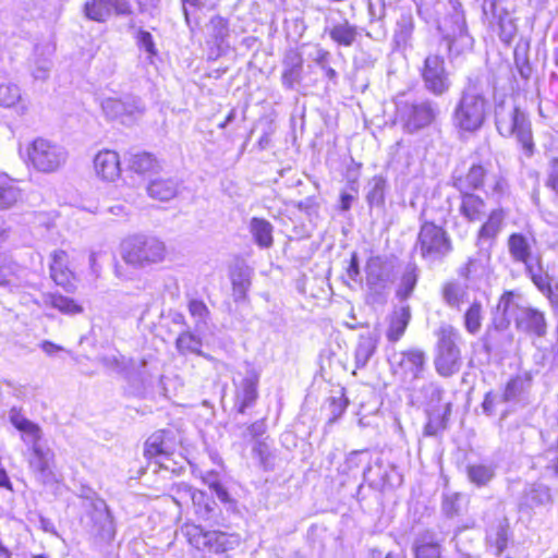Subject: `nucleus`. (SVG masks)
I'll return each mask as SVG.
<instances>
[{
	"instance_id": "f257e3e1",
	"label": "nucleus",
	"mask_w": 558,
	"mask_h": 558,
	"mask_svg": "<svg viewBox=\"0 0 558 558\" xmlns=\"http://www.w3.org/2000/svg\"><path fill=\"white\" fill-rule=\"evenodd\" d=\"M512 320L517 330L526 335L542 338L547 332L544 312L527 305L519 292L506 291L498 301L493 323L496 329L504 330Z\"/></svg>"
},
{
	"instance_id": "f03ea898",
	"label": "nucleus",
	"mask_w": 558,
	"mask_h": 558,
	"mask_svg": "<svg viewBox=\"0 0 558 558\" xmlns=\"http://www.w3.org/2000/svg\"><path fill=\"white\" fill-rule=\"evenodd\" d=\"M488 101L484 97L478 78H468L466 86L462 89L453 112V125L464 132H475L485 122Z\"/></svg>"
},
{
	"instance_id": "7ed1b4c3",
	"label": "nucleus",
	"mask_w": 558,
	"mask_h": 558,
	"mask_svg": "<svg viewBox=\"0 0 558 558\" xmlns=\"http://www.w3.org/2000/svg\"><path fill=\"white\" fill-rule=\"evenodd\" d=\"M440 5L445 10V15L438 22V29L447 43L449 56L456 58L472 49L473 38L468 33L460 1L446 0Z\"/></svg>"
},
{
	"instance_id": "20e7f679",
	"label": "nucleus",
	"mask_w": 558,
	"mask_h": 558,
	"mask_svg": "<svg viewBox=\"0 0 558 558\" xmlns=\"http://www.w3.org/2000/svg\"><path fill=\"white\" fill-rule=\"evenodd\" d=\"M364 271L367 302L385 304L397 278V259L386 255H373L366 260Z\"/></svg>"
},
{
	"instance_id": "39448f33",
	"label": "nucleus",
	"mask_w": 558,
	"mask_h": 558,
	"mask_svg": "<svg viewBox=\"0 0 558 558\" xmlns=\"http://www.w3.org/2000/svg\"><path fill=\"white\" fill-rule=\"evenodd\" d=\"M496 126L505 137L515 136L527 157L534 153L531 122L525 112L514 105L498 104L495 109Z\"/></svg>"
},
{
	"instance_id": "423d86ee",
	"label": "nucleus",
	"mask_w": 558,
	"mask_h": 558,
	"mask_svg": "<svg viewBox=\"0 0 558 558\" xmlns=\"http://www.w3.org/2000/svg\"><path fill=\"white\" fill-rule=\"evenodd\" d=\"M121 256L128 265L146 268L162 263L167 256V247L156 236L137 234L122 242Z\"/></svg>"
},
{
	"instance_id": "0eeeda50",
	"label": "nucleus",
	"mask_w": 558,
	"mask_h": 558,
	"mask_svg": "<svg viewBox=\"0 0 558 558\" xmlns=\"http://www.w3.org/2000/svg\"><path fill=\"white\" fill-rule=\"evenodd\" d=\"M187 542L198 550L221 554L234 549L241 543L239 534H230L220 531H206L201 525L185 523L181 527Z\"/></svg>"
},
{
	"instance_id": "6e6552de",
	"label": "nucleus",
	"mask_w": 558,
	"mask_h": 558,
	"mask_svg": "<svg viewBox=\"0 0 558 558\" xmlns=\"http://www.w3.org/2000/svg\"><path fill=\"white\" fill-rule=\"evenodd\" d=\"M397 119L408 133L417 132L430 125L438 114V107L428 99H398L396 102Z\"/></svg>"
},
{
	"instance_id": "1a4fd4ad",
	"label": "nucleus",
	"mask_w": 558,
	"mask_h": 558,
	"mask_svg": "<svg viewBox=\"0 0 558 558\" xmlns=\"http://www.w3.org/2000/svg\"><path fill=\"white\" fill-rule=\"evenodd\" d=\"M28 161L39 172L58 171L68 159L66 149L49 140L38 137L27 148Z\"/></svg>"
},
{
	"instance_id": "9d476101",
	"label": "nucleus",
	"mask_w": 558,
	"mask_h": 558,
	"mask_svg": "<svg viewBox=\"0 0 558 558\" xmlns=\"http://www.w3.org/2000/svg\"><path fill=\"white\" fill-rule=\"evenodd\" d=\"M420 255L429 262L442 259L452 251L446 230L430 221H423L416 241Z\"/></svg>"
},
{
	"instance_id": "9b49d317",
	"label": "nucleus",
	"mask_w": 558,
	"mask_h": 558,
	"mask_svg": "<svg viewBox=\"0 0 558 558\" xmlns=\"http://www.w3.org/2000/svg\"><path fill=\"white\" fill-rule=\"evenodd\" d=\"M459 340L460 333L452 326H444L440 328L438 354L435 359V366L441 376H451L460 368V350L457 345Z\"/></svg>"
},
{
	"instance_id": "f8f14e48",
	"label": "nucleus",
	"mask_w": 558,
	"mask_h": 558,
	"mask_svg": "<svg viewBox=\"0 0 558 558\" xmlns=\"http://www.w3.org/2000/svg\"><path fill=\"white\" fill-rule=\"evenodd\" d=\"M104 114L111 120H120L122 123H130L144 113L145 106L141 98L134 95L123 97H108L101 100Z\"/></svg>"
},
{
	"instance_id": "ddd939ff",
	"label": "nucleus",
	"mask_w": 558,
	"mask_h": 558,
	"mask_svg": "<svg viewBox=\"0 0 558 558\" xmlns=\"http://www.w3.org/2000/svg\"><path fill=\"white\" fill-rule=\"evenodd\" d=\"M422 78L425 88L435 96L446 94L451 87L449 72L446 70L445 60L438 54H429L424 61Z\"/></svg>"
},
{
	"instance_id": "4468645a",
	"label": "nucleus",
	"mask_w": 558,
	"mask_h": 558,
	"mask_svg": "<svg viewBox=\"0 0 558 558\" xmlns=\"http://www.w3.org/2000/svg\"><path fill=\"white\" fill-rule=\"evenodd\" d=\"M179 442L178 434L173 429H159L147 438L144 454L162 466V461L174 453Z\"/></svg>"
},
{
	"instance_id": "2eb2a0df",
	"label": "nucleus",
	"mask_w": 558,
	"mask_h": 558,
	"mask_svg": "<svg viewBox=\"0 0 558 558\" xmlns=\"http://www.w3.org/2000/svg\"><path fill=\"white\" fill-rule=\"evenodd\" d=\"M83 12L88 20L105 23L113 14L118 16L131 15L133 9L128 0H88L84 4Z\"/></svg>"
},
{
	"instance_id": "dca6fc26",
	"label": "nucleus",
	"mask_w": 558,
	"mask_h": 558,
	"mask_svg": "<svg viewBox=\"0 0 558 558\" xmlns=\"http://www.w3.org/2000/svg\"><path fill=\"white\" fill-rule=\"evenodd\" d=\"M395 373L402 377L404 383H413L423 376L426 356L423 351L412 349L393 355Z\"/></svg>"
},
{
	"instance_id": "f3484780",
	"label": "nucleus",
	"mask_w": 558,
	"mask_h": 558,
	"mask_svg": "<svg viewBox=\"0 0 558 558\" xmlns=\"http://www.w3.org/2000/svg\"><path fill=\"white\" fill-rule=\"evenodd\" d=\"M31 471L40 483H47L52 477L51 465L54 453L46 444L27 449L24 452Z\"/></svg>"
},
{
	"instance_id": "a211bd4d",
	"label": "nucleus",
	"mask_w": 558,
	"mask_h": 558,
	"mask_svg": "<svg viewBox=\"0 0 558 558\" xmlns=\"http://www.w3.org/2000/svg\"><path fill=\"white\" fill-rule=\"evenodd\" d=\"M234 408L241 414L253 407L258 398V375L255 371H247L246 375L238 383L234 380Z\"/></svg>"
},
{
	"instance_id": "6ab92c4d",
	"label": "nucleus",
	"mask_w": 558,
	"mask_h": 558,
	"mask_svg": "<svg viewBox=\"0 0 558 558\" xmlns=\"http://www.w3.org/2000/svg\"><path fill=\"white\" fill-rule=\"evenodd\" d=\"M9 420L21 432V438L27 449L45 444L40 426L25 417L21 409L13 407L9 411Z\"/></svg>"
},
{
	"instance_id": "aec40b11",
	"label": "nucleus",
	"mask_w": 558,
	"mask_h": 558,
	"mask_svg": "<svg viewBox=\"0 0 558 558\" xmlns=\"http://www.w3.org/2000/svg\"><path fill=\"white\" fill-rule=\"evenodd\" d=\"M488 170L480 163L472 165L465 173L456 171L452 184L460 193H472L484 186Z\"/></svg>"
},
{
	"instance_id": "412c9836",
	"label": "nucleus",
	"mask_w": 558,
	"mask_h": 558,
	"mask_svg": "<svg viewBox=\"0 0 558 558\" xmlns=\"http://www.w3.org/2000/svg\"><path fill=\"white\" fill-rule=\"evenodd\" d=\"M324 32L337 46L345 48L352 47L361 36V29L348 19L326 25Z\"/></svg>"
},
{
	"instance_id": "4be33fe9",
	"label": "nucleus",
	"mask_w": 558,
	"mask_h": 558,
	"mask_svg": "<svg viewBox=\"0 0 558 558\" xmlns=\"http://www.w3.org/2000/svg\"><path fill=\"white\" fill-rule=\"evenodd\" d=\"M483 14L486 17L498 19L499 38L505 44H510L515 36L517 26L512 17L506 11H498L496 0H483Z\"/></svg>"
},
{
	"instance_id": "5701e85b",
	"label": "nucleus",
	"mask_w": 558,
	"mask_h": 558,
	"mask_svg": "<svg viewBox=\"0 0 558 558\" xmlns=\"http://www.w3.org/2000/svg\"><path fill=\"white\" fill-rule=\"evenodd\" d=\"M282 66H283L282 74H281L282 86L287 89H294L295 85L300 84L302 81V72H303L302 54L294 49L288 50L283 57Z\"/></svg>"
},
{
	"instance_id": "b1692460",
	"label": "nucleus",
	"mask_w": 558,
	"mask_h": 558,
	"mask_svg": "<svg viewBox=\"0 0 558 558\" xmlns=\"http://www.w3.org/2000/svg\"><path fill=\"white\" fill-rule=\"evenodd\" d=\"M94 169L101 180L114 181L121 173L119 155L109 149L100 150L94 158Z\"/></svg>"
},
{
	"instance_id": "393cba45",
	"label": "nucleus",
	"mask_w": 558,
	"mask_h": 558,
	"mask_svg": "<svg viewBox=\"0 0 558 558\" xmlns=\"http://www.w3.org/2000/svg\"><path fill=\"white\" fill-rule=\"evenodd\" d=\"M192 502L195 514L199 520L210 522L215 525L220 524L221 510L213 497L202 490H197L194 492Z\"/></svg>"
},
{
	"instance_id": "a878e982",
	"label": "nucleus",
	"mask_w": 558,
	"mask_h": 558,
	"mask_svg": "<svg viewBox=\"0 0 558 558\" xmlns=\"http://www.w3.org/2000/svg\"><path fill=\"white\" fill-rule=\"evenodd\" d=\"M506 216L507 214L501 207L490 210L486 221L481 226L477 232L476 244L478 246L483 245L484 243L490 244L498 236L504 228Z\"/></svg>"
},
{
	"instance_id": "bb28decb",
	"label": "nucleus",
	"mask_w": 558,
	"mask_h": 558,
	"mask_svg": "<svg viewBox=\"0 0 558 558\" xmlns=\"http://www.w3.org/2000/svg\"><path fill=\"white\" fill-rule=\"evenodd\" d=\"M105 364L108 367L113 368L118 373H121L128 378L129 380L132 379H140L143 380L144 378V368L146 366L145 360H126L124 356H106L104 359Z\"/></svg>"
},
{
	"instance_id": "cd10ccee",
	"label": "nucleus",
	"mask_w": 558,
	"mask_h": 558,
	"mask_svg": "<svg viewBox=\"0 0 558 558\" xmlns=\"http://www.w3.org/2000/svg\"><path fill=\"white\" fill-rule=\"evenodd\" d=\"M50 276L58 286L66 290L73 287V272L68 267V254L65 251L57 250L51 254Z\"/></svg>"
},
{
	"instance_id": "c85d7f7f",
	"label": "nucleus",
	"mask_w": 558,
	"mask_h": 558,
	"mask_svg": "<svg viewBox=\"0 0 558 558\" xmlns=\"http://www.w3.org/2000/svg\"><path fill=\"white\" fill-rule=\"evenodd\" d=\"M509 539V522L504 515L498 517L486 530L487 546L495 548V555L499 556L507 547Z\"/></svg>"
},
{
	"instance_id": "c756f323",
	"label": "nucleus",
	"mask_w": 558,
	"mask_h": 558,
	"mask_svg": "<svg viewBox=\"0 0 558 558\" xmlns=\"http://www.w3.org/2000/svg\"><path fill=\"white\" fill-rule=\"evenodd\" d=\"M459 213L469 222L482 221L486 216L485 201L474 193H461Z\"/></svg>"
},
{
	"instance_id": "7c9ffc66",
	"label": "nucleus",
	"mask_w": 558,
	"mask_h": 558,
	"mask_svg": "<svg viewBox=\"0 0 558 558\" xmlns=\"http://www.w3.org/2000/svg\"><path fill=\"white\" fill-rule=\"evenodd\" d=\"M420 268L414 262H409L402 269L401 277L396 290V296L401 301L408 300L418 281Z\"/></svg>"
},
{
	"instance_id": "2f4dec72",
	"label": "nucleus",
	"mask_w": 558,
	"mask_h": 558,
	"mask_svg": "<svg viewBox=\"0 0 558 558\" xmlns=\"http://www.w3.org/2000/svg\"><path fill=\"white\" fill-rule=\"evenodd\" d=\"M248 231L252 234V238L255 244L259 248H270L274 244V227L272 225L264 219L258 217H253L248 223Z\"/></svg>"
},
{
	"instance_id": "473e14b6",
	"label": "nucleus",
	"mask_w": 558,
	"mask_h": 558,
	"mask_svg": "<svg viewBox=\"0 0 558 558\" xmlns=\"http://www.w3.org/2000/svg\"><path fill=\"white\" fill-rule=\"evenodd\" d=\"M411 319V311L409 305H402L395 310L389 317V327L386 332L387 339L391 342L398 341L404 333Z\"/></svg>"
},
{
	"instance_id": "72a5a7b5",
	"label": "nucleus",
	"mask_w": 558,
	"mask_h": 558,
	"mask_svg": "<svg viewBox=\"0 0 558 558\" xmlns=\"http://www.w3.org/2000/svg\"><path fill=\"white\" fill-rule=\"evenodd\" d=\"M413 553L415 558H440L441 546L435 539V535L430 532L420 534L413 543Z\"/></svg>"
},
{
	"instance_id": "f704fd0d",
	"label": "nucleus",
	"mask_w": 558,
	"mask_h": 558,
	"mask_svg": "<svg viewBox=\"0 0 558 558\" xmlns=\"http://www.w3.org/2000/svg\"><path fill=\"white\" fill-rule=\"evenodd\" d=\"M378 338L373 332L362 333L359 337L354 359L356 368L366 366L377 349Z\"/></svg>"
},
{
	"instance_id": "c9c22d12",
	"label": "nucleus",
	"mask_w": 558,
	"mask_h": 558,
	"mask_svg": "<svg viewBox=\"0 0 558 558\" xmlns=\"http://www.w3.org/2000/svg\"><path fill=\"white\" fill-rule=\"evenodd\" d=\"M488 255L483 253H480L476 257H470L468 263L459 268V276L469 282L482 279L488 272Z\"/></svg>"
},
{
	"instance_id": "e433bc0d",
	"label": "nucleus",
	"mask_w": 558,
	"mask_h": 558,
	"mask_svg": "<svg viewBox=\"0 0 558 558\" xmlns=\"http://www.w3.org/2000/svg\"><path fill=\"white\" fill-rule=\"evenodd\" d=\"M179 189L177 180L171 178H157L147 185V193L151 198L166 202L173 198Z\"/></svg>"
},
{
	"instance_id": "4c0bfd02",
	"label": "nucleus",
	"mask_w": 558,
	"mask_h": 558,
	"mask_svg": "<svg viewBox=\"0 0 558 558\" xmlns=\"http://www.w3.org/2000/svg\"><path fill=\"white\" fill-rule=\"evenodd\" d=\"M41 303L44 306H50L58 310L64 315H76L83 312V306L73 299L59 293H47L43 295Z\"/></svg>"
},
{
	"instance_id": "58836bf2",
	"label": "nucleus",
	"mask_w": 558,
	"mask_h": 558,
	"mask_svg": "<svg viewBox=\"0 0 558 558\" xmlns=\"http://www.w3.org/2000/svg\"><path fill=\"white\" fill-rule=\"evenodd\" d=\"M387 187V180L381 175H375L367 182L365 198L371 208L385 206Z\"/></svg>"
},
{
	"instance_id": "ea45409f",
	"label": "nucleus",
	"mask_w": 558,
	"mask_h": 558,
	"mask_svg": "<svg viewBox=\"0 0 558 558\" xmlns=\"http://www.w3.org/2000/svg\"><path fill=\"white\" fill-rule=\"evenodd\" d=\"M202 345V339L189 329L181 331L175 340V348L180 354H196L209 359L203 353Z\"/></svg>"
},
{
	"instance_id": "a19ab883",
	"label": "nucleus",
	"mask_w": 558,
	"mask_h": 558,
	"mask_svg": "<svg viewBox=\"0 0 558 558\" xmlns=\"http://www.w3.org/2000/svg\"><path fill=\"white\" fill-rule=\"evenodd\" d=\"M23 198L22 190L9 179H0V210H7L15 206Z\"/></svg>"
},
{
	"instance_id": "79ce46f5",
	"label": "nucleus",
	"mask_w": 558,
	"mask_h": 558,
	"mask_svg": "<svg viewBox=\"0 0 558 558\" xmlns=\"http://www.w3.org/2000/svg\"><path fill=\"white\" fill-rule=\"evenodd\" d=\"M495 465L492 462H477L466 468L468 478L477 487L486 486L495 476Z\"/></svg>"
},
{
	"instance_id": "37998d69",
	"label": "nucleus",
	"mask_w": 558,
	"mask_h": 558,
	"mask_svg": "<svg viewBox=\"0 0 558 558\" xmlns=\"http://www.w3.org/2000/svg\"><path fill=\"white\" fill-rule=\"evenodd\" d=\"M251 269L240 266L231 275L233 299L235 302L244 301L251 287Z\"/></svg>"
},
{
	"instance_id": "c03bdc74",
	"label": "nucleus",
	"mask_w": 558,
	"mask_h": 558,
	"mask_svg": "<svg viewBox=\"0 0 558 558\" xmlns=\"http://www.w3.org/2000/svg\"><path fill=\"white\" fill-rule=\"evenodd\" d=\"M509 252L517 262L524 263L531 257V244L529 239L521 233H513L508 240Z\"/></svg>"
},
{
	"instance_id": "a18cd8bd",
	"label": "nucleus",
	"mask_w": 558,
	"mask_h": 558,
	"mask_svg": "<svg viewBox=\"0 0 558 558\" xmlns=\"http://www.w3.org/2000/svg\"><path fill=\"white\" fill-rule=\"evenodd\" d=\"M414 29L413 15L410 12H404L397 21L393 40L398 47H405Z\"/></svg>"
},
{
	"instance_id": "49530a36",
	"label": "nucleus",
	"mask_w": 558,
	"mask_h": 558,
	"mask_svg": "<svg viewBox=\"0 0 558 558\" xmlns=\"http://www.w3.org/2000/svg\"><path fill=\"white\" fill-rule=\"evenodd\" d=\"M129 168L136 173L154 172L159 168L157 159L148 153H134L130 154Z\"/></svg>"
},
{
	"instance_id": "de8ad7c7",
	"label": "nucleus",
	"mask_w": 558,
	"mask_h": 558,
	"mask_svg": "<svg viewBox=\"0 0 558 558\" xmlns=\"http://www.w3.org/2000/svg\"><path fill=\"white\" fill-rule=\"evenodd\" d=\"M442 296L450 307L460 308L468 301L466 287L456 281L448 282L442 288Z\"/></svg>"
},
{
	"instance_id": "09e8293b",
	"label": "nucleus",
	"mask_w": 558,
	"mask_h": 558,
	"mask_svg": "<svg viewBox=\"0 0 558 558\" xmlns=\"http://www.w3.org/2000/svg\"><path fill=\"white\" fill-rule=\"evenodd\" d=\"M530 384L526 379L522 377H514L508 381V384L505 387V390L502 393H500V398L502 399V402L505 403H517L519 402L525 391L527 390Z\"/></svg>"
},
{
	"instance_id": "8fccbe9b",
	"label": "nucleus",
	"mask_w": 558,
	"mask_h": 558,
	"mask_svg": "<svg viewBox=\"0 0 558 558\" xmlns=\"http://www.w3.org/2000/svg\"><path fill=\"white\" fill-rule=\"evenodd\" d=\"M485 184L487 186V194L497 201L505 197L509 192V184L505 175L498 172H487V177L485 179Z\"/></svg>"
},
{
	"instance_id": "3c124183",
	"label": "nucleus",
	"mask_w": 558,
	"mask_h": 558,
	"mask_svg": "<svg viewBox=\"0 0 558 558\" xmlns=\"http://www.w3.org/2000/svg\"><path fill=\"white\" fill-rule=\"evenodd\" d=\"M529 40H520L513 51L514 64L521 77L529 78L532 74V66L529 61Z\"/></svg>"
},
{
	"instance_id": "603ef678",
	"label": "nucleus",
	"mask_w": 558,
	"mask_h": 558,
	"mask_svg": "<svg viewBox=\"0 0 558 558\" xmlns=\"http://www.w3.org/2000/svg\"><path fill=\"white\" fill-rule=\"evenodd\" d=\"M189 313L195 322V329L207 328L210 320V311L207 305L198 299H191L187 304Z\"/></svg>"
},
{
	"instance_id": "864d4df0",
	"label": "nucleus",
	"mask_w": 558,
	"mask_h": 558,
	"mask_svg": "<svg viewBox=\"0 0 558 558\" xmlns=\"http://www.w3.org/2000/svg\"><path fill=\"white\" fill-rule=\"evenodd\" d=\"M483 307L481 302L473 301L464 314V328L471 335H476L482 327Z\"/></svg>"
},
{
	"instance_id": "5fc2aeb1",
	"label": "nucleus",
	"mask_w": 558,
	"mask_h": 558,
	"mask_svg": "<svg viewBox=\"0 0 558 558\" xmlns=\"http://www.w3.org/2000/svg\"><path fill=\"white\" fill-rule=\"evenodd\" d=\"M208 31L217 47L221 49L222 45L226 43V39L229 36L228 21L219 15H216L210 19Z\"/></svg>"
},
{
	"instance_id": "6e6d98bb",
	"label": "nucleus",
	"mask_w": 558,
	"mask_h": 558,
	"mask_svg": "<svg viewBox=\"0 0 558 558\" xmlns=\"http://www.w3.org/2000/svg\"><path fill=\"white\" fill-rule=\"evenodd\" d=\"M194 489L187 483L180 482L173 484L169 489V495L174 504L182 508L193 500Z\"/></svg>"
},
{
	"instance_id": "4d7b16f0",
	"label": "nucleus",
	"mask_w": 558,
	"mask_h": 558,
	"mask_svg": "<svg viewBox=\"0 0 558 558\" xmlns=\"http://www.w3.org/2000/svg\"><path fill=\"white\" fill-rule=\"evenodd\" d=\"M465 502V497L459 493H448L444 495L442 499V511L444 513L452 518L461 514Z\"/></svg>"
},
{
	"instance_id": "13d9d810",
	"label": "nucleus",
	"mask_w": 558,
	"mask_h": 558,
	"mask_svg": "<svg viewBox=\"0 0 558 558\" xmlns=\"http://www.w3.org/2000/svg\"><path fill=\"white\" fill-rule=\"evenodd\" d=\"M21 100V89L13 83L0 85V105L10 108Z\"/></svg>"
},
{
	"instance_id": "bf43d9fd",
	"label": "nucleus",
	"mask_w": 558,
	"mask_h": 558,
	"mask_svg": "<svg viewBox=\"0 0 558 558\" xmlns=\"http://www.w3.org/2000/svg\"><path fill=\"white\" fill-rule=\"evenodd\" d=\"M363 462L367 463L363 471V476L366 480L372 472L369 452L367 450L352 451L347 458V465L349 469L359 468Z\"/></svg>"
},
{
	"instance_id": "052dcab7",
	"label": "nucleus",
	"mask_w": 558,
	"mask_h": 558,
	"mask_svg": "<svg viewBox=\"0 0 558 558\" xmlns=\"http://www.w3.org/2000/svg\"><path fill=\"white\" fill-rule=\"evenodd\" d=\"M136 44L140 49L144 50L147 53V59L151 63L153 58L156 57L158 53L151 34L147 31L140 29L136 35Z\"/></svg>"
},
{
	"instance_id": "680f3d73",
	"label": "nucleus",
	"mask_w": 558,
	"mask_h": 558,
	"mask_svg": "<svg viewBox=\"0 0 558 558\" xmlns=\"http://www.w3.org/2000/svg\"><path fill=\"white\" fill-rule=\"evenodd\" d=\"M253 456L259 460L264 469L270 468L272 464V453L268 444L265 440L257 439L253 446Z\"/></svg>"
},
{
	"instance_id": "e2e57ef3",
	"label": "nucleus",
	"mask_w": 558,
	"mask_h": 558,
	"mask_svg": "<svg viewBox=\"0 0 558 558\" xmlns=\"http://www.w3.org/2000/svg\"><path fill=\"white\" fill-rule=\"evenodd\" d=\"M530 499L537 506H543L551 502L550 489L545 485H536L530 493Z\"/></svg>"
},
{
	"instance_id": "0e129e2a",
	"label": "nucleus",
	"mask_w": 558,
	"mask_h": 558,
	"mask_svg": "<svg viewBox=\"0 0 558 558\" xmlns=\"http://www.w3.org/2000/svg\"><path fill=\"white\" fill-rule=\"evenodd\" d=\"M546 186L558 195V158H554L549 161L547 168Z\"/></svg>"
},
{
	"instance_id": "69168bd1",
	"label": "nucleus",
	"mask_w": 558,
	"mask_h": 558,
	"mask_svg": "<svg viewBox=\"0 0 558 558\" xmlns=\"http://www.w3.org/2000/svg\"><path fill=\"white\" fill-rule=\"evenodd\" d=\"M51 61L48 58H41L35 61L32 74L35 80H46L49 75Z\"/></svg>"
},
{
	"instance_id": "338daca9",
	"label": "nucleus",
	"mask_w": 558,
	"mask_h": 558,
	"mask_svg": "<svg viewBox=\"0 0 558 558\" xmlns=\"http://www.w3.org/2000/svg\"><path fill=\"white\" fill-rule=\"evenodd\" d=\"M500 397V393H495L492 391L485 395L482 408L483 412L486 415H493L495 413L496 405L502 402V399Z\"/></svg>"
},
{
	"instance_id": "774afa93",
	"label": "nucleus",
	"mask_w": 558,
	"mask_h": 558,
	"mask_svg": "<svg viewBox=\"0 0 558 558\" xmlns=\"http://www.w3.org/2000/svg\"><path fill=\"white\" fill-rule=\"evenodd\" d=\"M348 405V401L343 398H332L330 400V412H331V418L330 422H335L339 416L342 415V413L345 411Z\"/></svg>"
}]
</instances>
